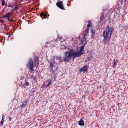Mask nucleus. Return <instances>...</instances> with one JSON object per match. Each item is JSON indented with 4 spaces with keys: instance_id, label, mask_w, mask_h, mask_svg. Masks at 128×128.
I'll return each mask as SVG.
<instances>
[{
    "instance_id": "obj_1",
    "label": "nucleus",
    "mask_w": 128,
    "mask_h": 128,
    "mask_svg": "<svg viewBox=\"0 0 128 128\" xmlns=\"http://www.w3.org/2000/svg\"><path fill=\"white\" fill-rule=\"evenodd\" d=\"M85 42H86L85 41ZM86 42L83 46H82L80 47V52L76 51L74 50H70V51L66 52L64 53L65 55L64 58V60L65 62H68L71 60V58L72 57L73 60L76 57L80 56L81 55L84 54V52L83 50L84 45Z\"/></svg>"
},
{
    "instance_id": "obj_2",
    "label": "nucleus",
    "mask_w": 128,
    "mask_h": 128,
    "mask_svg": "<svg viewBox=\"0 0 128 128\" xmlns=\"http://www.w3.org/2000/svg\"><path fill=\"white\" fill-rule=\"evenodd\" d=\"M112 28L111 27L107 26L104 32L103 36L104 37V41H106L111 36L112 31Z\"/></svg>"
},
{
    "instance_id": "obj_3",
    "label": "nucleus",
    "mask_w": 128,
    "mask_h": 128,
    "mask_svg": "<svg viewBox=\"0 0 128 128\" xmlns=\"http://www.w3.org/2000/svg\"><path fill=\"white\" fill-rule=\"evenodd\" d=\"M26 66L30 71L33 72L34 67L32 59H30L28 62V63L26 65Z\"/></svg>"
},
{
    "instance_id": "obj_4",
    "label": "nucleus",
    "mask_w": 128,
    "mask_h": 128,
    "mask_svg": "<svg viewBox=\"0 0 128 128\" xmlns=\"http://www.w3.org/2000/svg\"><path fill=\"white\" fill-rule=\"evenodd\" d=\"M56 5L60 8L64 9V6L62 4V2H58L56 3Z\"/></svg>"
},
{
    "instance_id": "obj_5",
    "label": "nucleus",
    "mask_w": 128,
    "mask_h": 128,
    "mask_svg": "<svg viewBox=\"0 0 128 128\" xmlns=\"http://www.w3.org/2000/svg\"><path fill=\"white\" fill-rule=\"evenodd\" d=\"M55 61L54 60H51L50 63V67L49 68H50V70L52 71H53L54 69L53 67H54V64Z\"/></svg>"
},
{
    "instance_id": "obj_6",
    "label": "nucleus",
    "mask_w": 128,
    "mask_h": 128,
    "mask_svg": "<svg viewBox=\"0 0 128 128\" xmlns=\"http://www.w3.org/2000/svg\"><path fill=\"white\" fill-rule=\"evenodd\" d=\"M90 22V20L88 21V24L87 25V28H88L86 30H85L83 32V34H84V35H87L88 34V28L90 26V25H89Z\"/></svg>"
},
{
    "instance_id": "obj_7",
    "label": "nucleus",
    "mask_w": 128,
    "mask_h": 128,
    "mask_svg": "<svg viewBox=\"0 0 128 128\" xmlns=\"http://www.w3.org/2000/svg\"><path fill=\"white\" fill-rule=\"evenodd\" d=\"M34 63H35V65H37L39 64V62L38 59V58H35L34 59Z\"/></svg>"
},
{
    "instance_id": "obj_8",
    "label": "nucleus",
    "mask_w": 128,
    "mask_h": 128,
    "mask_svg": "<svg viewBox=\"0 0 128 128\" xmlns=\"http://www.w3.org/2000/svg\"><path fill=\"white\" fill-rule=\"evenodd\" d=\"M79 124L81 126H84V121L81 120H80L78 122Z\"/></svg>"
},
{
    "instance_id": "obj_9",
    "label": "nucleus",
    "mask_w": 128,
    "mask_h": 128,
    "mask_svg": "<svg viewBox=\"0 0 128 128\" xmlns=\"http://www.w3.org/2000/svg\"><path fill=\"white\" fill-rule=\"evenodd\" d=\"M87 70V67L86 66H84L81 69V71L85 72Z\"/></svg>"
},
{
    "instance_id": "obj_10",
    "label": "nucleus",
    "mask_w": 128,
    "mask_h": 128,
    "mask_svg": "<svg viewBox=\"0 0 128 128\" xmlns=\"http://www.w3.org/2000/svg\"><path fill=\"white\" fill-rule=\"evenodd\" d=\"M118 62V61L116 62V61H115L114 60V62H113V65L112 66L113 68H114L116 66V64Z\"/></svg>"
},
{
    "instance_id": "obj_11",
    "label": "nucleus",
    "mask_w": 128,
    "mask_h": 128,
    "mask_svg": "<svg viewBox=\"0 0 128 128\" xmlns=\"http://www.w3.org/2000/svg\"><path fill=\"white\" fill-rule=\"evenodd\" d=\"M40 15L41 16H44V18H47V15L44 13H41L40 14Z\"/></svg>"
},
{
    "instance_id": "obj_12",
    "label": "nucleus",
    "mask_w": 128,
    "mask_h": 128,
    "mask_svg": "<svg viewBox=\"0 0 128 128\" xmlns=\"http://www.w3.org/2000/svg\"><path fill=\"white\" fill-rule=\"evenodd\" d=\"M27 103V101H25L23 103H22V108L24 106H25L26 105Z\"/></svg>"
},
{
    "instance_id": "obj_13",
    "label": "nucleus",
    "mask_w": 128,
    "mask_h": 128,
    "mask_svg": "<svg viewBox=\"0 0 128 128\" xmlns=\"http://www.w3.org/2000/svg\"><path fill=\"white\" fill-rule=\"evenodd\" d=\"M2 18H7V19H9V16L7 14L4 15Z\"/></svg>"
},
{
    "instance_id": "obj_14",
    "label": "nucleus",
    "mask_w": 128,
    "mask_h": 128,
    "mask_svg": "<svg viewBox=\"0 0 128 128\" xmlns=\"http://www.w3.org/2000/svg\"><path fill=\"white\" fill-rule=\"evenodd\" d=\"M86 36V35L84 34H83L82 35V39L84 40L85 41L86 40V38H85Z\"/></svg>"
},
{
    "instance_id": "obj_15",
    "label": "nucleus",
    "mask_w": 128,
    "mask_h": 128,
    "mask_svg": "<svg viewBox=\"0 0 128 128\" xmlns=\"http://www.w3.org/2000/svg\"><path fill=\"white\" fill-rule=\"evenodd\" d=\"M2 120H1V125H2L3 124V122H4V121H3V120H4V115H2Z\"/></svg>"
},
{
    "instance_id": "obj_16",
    "label": "nucleus",
    "mask_w": 128,
    "mask_h": 128,
    "mask_svg": "<svg viewBox=\"0 0 128 128\" xmlns=\"http://www.w3.org/2000/svg\"><path fill=\"white\" fill-rule=\"evenodd\" d=\"M8 15L9 16H9L12 15V12H8V13H7Z\"/></svg>"
},
{
    "instance_id": "obj_17",
    "label": "nucleus",
    "mask_w": 128,
    "mask_h": 128,
    "mask_svg": "<svg viewBox=\"0 0 128 128\" xmlns=\"http://www.w3.org/2000/svg\"><path fill=\"white\" fill-rule=\"evenodd\" d=\"M56 58L57 60H61V57L60 56L56 57Z\"/></svg>"
},
{
    "instance_id": "obj_18",
    "label": "nucleus",
    "mask_w": 128,
    "mask_h": 128,
    "mask_svg": "<svg viewBox=\"0 0 128 128\" xmlns=\"http://www.w3.org/2000/svg\"><path fill=\"white\" fill-rule=\"evenodd\" d=\"M24 85L25 86H28V85H29L28 83V82H25V83H24Z\"/></svg>"
},
{
    "instance_id": "obj_19",
    "label": "nucleus",
    "mask_w": 128,
    "mask_h": 128,
    "mask_svg": "<svg viewBox=\"0 0 128 128\" xmlns=\"http://www.w3.org/2000/svg\"><path fill=\"white\" fill-rule=\"evenodd\" d=\"M3 1L2 2V5L4 6L5 4V2L4 0H3Z\"/></svg>"
},
{
    "instance_id": "obj_20",
    "label": "nucleus",
    "mask_w": 128,
    "mask_h": 128,
    "mask_svg": "<svg viewBox=\"0 0 128 128\" xmlns=\"http://www.w3.org/2000/svg\"><path fill=\"white\" fill-rule=\"evenodd\" d=\"M104 18L103 16H102L101 17H100V20H102V18Z\"/></svg>"
},
{
    "instance_id": "obj_21",
    "label": "nucleus",
    "mask_w": 128,
    "mask_h": 128,
    "mask_svg": "<svg viewBox=\"0 0 128 128\" xmlns=\"http://www.w3.org/2000/svg\"><path fill=\"white\" fill-rule=\"evenodd\" d=\"M92 34L91 35V36L92 37V35H93L94 34V32L92 33Z\"/></svg>"
},
{
    "instance_id": "obj_22",
    "label": "nucleus",
    "mask_w": 128,
    "mask_h": 128,
    "mask_svg": "<svg viewBox=\"0 0 128 128\" xmlns=\"http://www.w3.org/2000/svg\"><path fill=\"white\" fill-rule=\"evenodd\" d=\"M0 22H3H3H4V20H1V19H0Z\"/></svg>"
},
{
    "instance_id": "obj_23",
    "label": "nucleus",
    "mask_w": 128,
    "mask_h": 128,
    "mask_svg": "<svg viewBox=\"0 0 128 128\" xmlns=\"http://www.w3.org/2000/svg\"><path fill=\"white\" fill-rule=\"evenodd\" d=\"M8 7H10L12 6L10 4H8Z\"/></svg>"
},
{
    "instance_id": "obj_24",
    "label": "nucleus",
    "mask_w": 128,
    "mask_h": 128,
    "mask_svg": "<svg viewBox=\"0 0 128 128\" xmlns=\"http://www.w3.org/2000/svg\"><path fill=\"white\" fill-rule=\"evenodd\" d=\"M48 84H49V85L50 84H51L52 83H51L50 82H49V83H48Z\"/></svg>"
},
{
    "instance_id": "obj_25",
    "label": "nucleus",
    "mask_w": 128,
    "mask_h": 128,
    "mask_svg": "<svg viewBox=\"0 0 128 128\" xmlns=\"http://www.w3.org/2000/svg\"><path fill=\"white\" fill-rule=\"evenodd\" d=\"M49 84H47L46 86H47V87L48 86H49Z\"/></svg>"
},
{
    "instance_id": "obj_26",
    "label": "nucleus",
    "mask_w": 128,
    "mask_h": 128,
    "mask_svg": "<svg viewBox=\"0 0 128 128\" xmlns=\"http://www.w3.org/2000/svg\"><path fill=\"white\" fill-rule=\"evenodd\" d=\"M17 8V7H16V8L14 10L16 9Z\"/></svg>"
},
{
    "instance_id": "obj_27",
    "label": "nucleus",
    "mask_w": 128,
    "mask_h": 128,
    "mask_svg": "<svg viewBox=\"0 0 128 128\" xmlns=\"http://www.w3.org/2000/svg\"><path fill=\"white\" fill-rule=\"evenodd\" d=\"M94 32H93V31H92V33Z\"/></svg>"
},
{
    "instance_id": "obj_28",
    "label": "nucleus",
    "mask_w": 128,
    "mask_h": 128,
    "mask_svg": "<svg viewBox=\"0 0 128 128\" xmlns=\"http://www.w3.org/2000/svg\"><path fill=\"white\" fill-rule=\"evenodd\" d=\"M8 37H9L10 36V35L8 36Z\"/></svg>"
},
{
    "instance_id": "obj_29",
    "label": "nucleus",
    "mask_w": 128,
    "mask_h": 128,
    "mask_svg": "<svg viewBox=\"0 0 128 128\" xmlns=\"http://www.w3.org/2000/svg\"><path fill=\"white\" fill-rule=\"evenodd\" d=\"M56 70V69L54 70Z\"/></svg>"
}]
</instances>
